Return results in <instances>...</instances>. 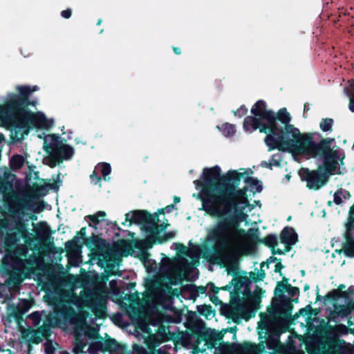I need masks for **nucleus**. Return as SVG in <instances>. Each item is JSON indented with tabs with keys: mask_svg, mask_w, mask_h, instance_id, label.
<instances>
[{
	"mask_svg": "<svg viewBox=\"0 0 354 354\" xmlns=\"http://www.w3.org/2000/svg\"><path fill=\"white\" fill-rule=\"evenodd\" d=\"M209 290V291L213 292L214 293H217L218 292V288H216L213 283H209L207 285L206 288L200 287L198 288V293L203 294L205 292L206 290Z\"/></svg>",
	"mask_w": 354,
	"mask_h": 354,
	"instance_id": "nucleus-28",
	"label": "nucleus"
},
{
	"mask_svg": "<svg viewBox=\"0 0 354 354\" xmlns=\"http://www.w3.org/2000/svg\"><path fill=\"white\" fill-rule=\"evenodd\" d=\"M236 311V313L239 315L237 318L240 317L246 320L250 318V306L247 304L239 305Z\"/></svg>",
	"mask_w": 354,
	"mask_h": 354,
	"instance_id": "nucleus-17",
	"label": "nucleus"
},
{
	"mask_svg": "<svg viewBox=\"0 0 354 354\" xmlns=\"http://www.w3.org/2000/svg\"><path fill=\"white\" fill-rule=\"evenodd\" d=\"M21 236L26 239V232L24 231H21Z\"/></svg>",
	"mask_w": 354,
	"mask_h": 354,
	"instance_id": "nucleus-42",
	"label": "nucleus"
},
{
	"mask_svg": "<svg viewBox=\"0 0 354 354\" xmlns=\"http://www.w3.org/2000/svg\"><path fill=\"white\" fill-rule=\"evenodd\" d=\"M350 225H351L352 228L353 229V235H354V225H353V224L351 222H349V223L348 224L347 226H350Z\"/></svg>",
	"mask_w": 354,
	"mask_h": 354,
	"instance_id": "nucleus-41",
	"label": "nucleus"
},
{
	"mask_svg": "<svg viewBox=\"0 0 354 354\" xmlns=\"http://www.w3.org/2000/svg\"><path fill=\"white\" fill-rule=\"evenodd\" d=\"M178 250L181 253H186L190 257L191 261H188L185 258L180 256L174 259H168L166 260L160 268L161 277L158 281L160 286L149 288V294L155 302H159L166 292H169L170 285L176 284L187 278L194 266L198 263L201 253V249L198 245H192L187 250L185 246L180 245Z\"/></svg>",
	"mask_w": 354,
	"mask_h": 354,
	"instance_id": "nucleus-4",
	"label": "nucleus"
},
{
	"mask_svg": "<svg viewBox=\"0 0 354 354\" xmlns=\"http://www.w3.org/2000/svg\"><path fill=\"white\" fill-rule=\"evenodd\" d=\"M44 149L48 155L43 158V162L50 167H55L63 160L70 159L74 153L73 148L64 143L55 134H48L44 137Z\"/></svg>",
	"mask_w": 354,
	"mask_h": 354,
	"instance_id": "nucleus-7",
	"label": "nucleus"
},
{
	"mask_svg": "<svg viewBox=\"0 0 354 354\" xmlns=\"http://www.w3.org/2000/svg\"><path fill=\"white\" fill-rule=\"evenodd\" d=\"M351 211L354 212V205L352 207Z\"/></svg>",
	"mask_w": 354,
	"mask_h": 354,
	"instance_id": "nucleus-49",
	"label": "nucleus"
},
{
	"mask_svg": "<svg viewBox=\"0 0 354 354\" xmlns=\"http://www.w3.org/2000/svg\"><path fill=\"white\" fill-rule=\"evenodd\" d=\"M38 89L28 86H18L19 95L10 94L3 105H0V126L9 128L17 140L28 135L30 128L49 129L54 120L47 118L42 112L33 113L28 110V96Z\"/></svg>",
	"mask_w": 354,
	"mask_h": 354,
	"instance_id": "nucleus-3",
	"label": "nucleus"
},
{
	"mask_svg": "<svg viewBox=\"0 0 354 354\" xmlns=\"http://www.w3.org/2000/svg\"><path fill=\"white\" fill-rule=\"evenodd\" d=\"M37 266L38 262L36 259H34L33 260L29 259L25 261H21L18 266L19 274L17 277V281L21 282L25 278H30L35 273V270Z\"/></svg>",
	"mask_w": 354,
	"mask_h": 354,
	"instance_id": "nucleus-10",
	"label": "nucleus"
},
{
	"mask_svg": "<svg viewBox=\"0 0 354 354\" xmlns=\"http://www.w3.org/2000/svg\"><path fill=\"white\" fill-rule=\"evenodd\" d=\"M243 176V172L232 170L221 176L218 166L203 171V209L212 216L221 217L207 229L206 242L212 244L214 255L222 261L239 254L249 243V236L240 224L247 222L248 212L254 206L248 200L245 189L236 190L234 186Z\"/></svg>",
	"mask_w": 354,
	"mask_h": 354,
	"instance_id": "nucleus-1",
	"label": "nucleus"
},
{
	"mask_svg": "<svg viewBox=\"0 0 354 354\" xmlns=\"http://www.w3.org/2000/svg\"><path fill=\"white\" fill-rule=\"evenodd\" d=\"M76 310L73 304L67 302L62 304L55 308L53 313H49L48 319L51 326H62V325L74 324L77 329L84 331L86 328V315L82 308L75 305Z\"/></svg>",
	"mask_w": 354,
	"mask_h": 354,
	"instance_id": "nucleus-6",
	"label": "nucleus"
},
{
	"mask_svg": "<svg viewBox=\"0 0 354 354\" xmlns=\"http://www.w3.org/2000/svg\"><path fill=\"white\" fill-rule=\"evenodd\" d=\"M351 225L346 227V243L343 250L344 254L350 257H354V236ZM354 310V293L351 294L344 305H335V311L341 317H346Z\"/></svg>",
	"mask_w": 354,
	"mask_h": 354,
	"instance_id": "nucleus-8",
	"label": "nucleus"
},
{
	"mask_svg": "<svg viewBox=\"0 0 354 354\" xmlns=\"http://www.w3.org/2000/svg\"><path fill=\"white\" fill-rule=\"evenodd\" d=\"M107 293L104 283H101L93 292L88 301V306L98 317H102L105 314Z\"/></svg>",
	"mask_w": 354,
	"mask_h": 354,
	"instance_id": "nucleus-9",
	"label": "nucleus"
},
{
	"mask_svg": "<svg viewBox=\"0 0 354 354\" xmlns=\"http://www.w3.org/2000/svg\"><path fill=\"white\" fill-rule=\"evenodd\" d=\"M86 346V344L82 342H77L75 346L73 348V351L75 354H79L84 352V348Z\"/></svg>",
	"mask_w": 354,
	"mask_h": 354,
	"instance_id": "nucleus-30",
	"label": "nucleus"
},
{
	"mask_svg": "<svg viewBox=\"0 0 354 354\" xmlns=\"http://www.w3.org/2000/svg\"><path fill=\"white\" fill-rule=\"evenodd\" d=\"M344 194V197L346 198V195H349L348 192H345V191H343V190H339L337 192H336L334 194V202L337 204V205H339L342 203V196Z\"/></svg>",
	"mask_w": 354,
	"mask_h": 354,
	"instance_id": "nucleus-27",
	"label": "nucleus"
},
{
	"mask_svg": "<svg viewBox=\"0 0 354 354\" xmlns=\"http://www.w3.org/2000/svg\"><path fill=\"white\" fill-rule=\"evenodd\" d=\"M45 352L46 354H53L55 352V347L52 342H48L44 344Z\"/></svg>",
	"mask_w": 354,
	"mask_h": 354,
	"instance_id": "nucleus-31",
	"label": "nucleus"
},
{
	"mask_svg": "<svg viewBox=\"0 0 354 354\" xmlns=\"http://www.w3.org/2000/svg\"><path fill=\"white\" fill-rule=\"evenodd\" d=\"M34 228L37 233H39V228H41V230H42V232L44 233H45L46 232V225L45 223H43L37 224V225L35 226Z\"/></svg>",
	"mask_w": 354,
	"mask_h": 354,
	"instance_id": "nucleus-35",
	"label": "nucleus"
},
{
	"mask_svg": "<svg viewBox=\"0 0 354 354\" xmlns=\"http://www.w3.org/2000/svg\"><path fill=\"white\" fill-rule=\"evenodd\" d=\"M316 155L306 156L317 158L322 164L317 170L304 169L301 172V177L306 181L310 189H318L324 186L330 176L337 173L339 166L342 164L344 154L342 150L335 145V140L323 139L319 142Z\"/></svg>",
	"mask_w": 354,
	"mask_h": 354,
	"instance_id": "nucleus-5",
	"label": "nucleus"
},
{
	"mask_svg": "<svg viewBox=\"0 0 354 354\" xmlns=\"http://www.w3.org/2000/svg\"><path fill=\"white\" fill-rule=\"evenodd\" d=\"M115 285V281H111L110 282V286H111V287H113Z\"/></svg>",
	"mask_w": 354,
	"mask_h": 354,
	"instance_id": "nucleus-43",
	"label": "nucleus"
},
{
	"mask_svg": "<svg viewBox=\"0 0 354 354\" xmlns=\"http://www.w3.org/2000/svg\"><path fill=\"white\" fill-rule=\"evenodd\" d=\"M194 185H195L196 188H198V187H202L203 186L202 182L200 180H194Z\"/></svg>",
	"mask_w": 354,
	"mask_h": 354,
	"instance_id": "nucleus-38",
	"label": "nucleus"
},
{
	"mask_svg": "<svg viewBox=\"0 0 354 354\" xmlns=\"http://www.w3.org/2000/svg\"><path fill=\"white\" fill-rule=\"evenodd\" d=\"M38 137L40 138H42L41 135H38Z\"/></svg>",
	"mask_w": 354,
	"mask_h": 354,
	"instance_id": "nucleus-50",
	"label": "nucleus"
},
{
	"mask_svg": "<svg viewBox=\"0 0 354 354\" xmlns=\"http://www.w3.org/2000/svg\"><path fill=\"white\" fill-rule=\"evenodd\" d=\"M245 182L248 184V185L252 189H254L256 192H261L262 189L260 182L252 177H247L245 179Z\"/></svg>",
	"mask_w": 354,
	"mask_h": 354,
	"instance_id": "nucleus-21",
	"label": "nucleus"
},
{
	"mask_svg": "<svg viewBox=\"0 0 354 354\" xmlns=\"http://www.w3.org/2000/svg\"><path fill=\"white\" fill-rule=\"evenodd\" d=\"M111 168L109 164L102 162L98 164L94 169L93 174L91 175V182L97 185L100 182V175H102L104 180L110 179L108 176L110 174Z\"/></svg>",
	"mask_w": 354,
	"mask_h": 354,
	"instance_id": "nucleus-12",
	"label": "nucleus"
},
{
	"mask_svg": "<svg viewBox=\"0 0 354 354\" xmlns=\"http://www.w3.org/2000/svg\"><path fill=\"white\" fill-rule=\"evenodd\" d=\"M286 178H287V180H290V175H286Z\"/></svg>",
	"mask_w": 354,
	"mask_h": 354,
	"instance_id": "nucleus-45",
	"label": "nucleus"
},
{
	"mask_svg": "<svg viewBox=\"0 0 354 354\" xmlns=\"http://www.w3.org/2000/svg\"><path fill=\"white\" fill-rule=\"evenodd\" d=\"M161 322H162V317L160 315H158L157 320L156 322H154L153 323H152V324L157 325V324H160Z\"/></svg>",
	"mask_w": 354,
	"mask_h": 354,
	"instance_id": "nucleus-39",
	"label": "nucleus"
},
{
	"mask_svg": "<svg viewBox=\"0 0 354 354\" xmlns=\"http://www.w3.org/2000/svg\"><path fill=\"white\" fill-rule=\"evenodd\" d=\"M24 163V158L20 155H15L10 161V167L13 170L20 169Z\"/></svg>",
	"mask_w": 354,
	"mask_h": 354,
	"instance_id": "nucleus-19",
	"label": "nucleus"
},
{
	"mask_svg": "<svg viewBox=\"0 0 354 354\" xmlns=\"http://www.w3.org/2000/svg\"><path fill=\"white\" fill-rule=\"evenodd\" d=\"M198 311L201 314H205L206 316L212 313L211 308L207 306H201L198 307Z\"/></svg>",
	"mask_w": 354,
	"mask_h": 354,
	"instance_id": "nucleus-33",
	"label": "nucleus"
},
{
	"mask_svg": "<svg viewBox=\"0 0 354 354\" xmlns=\"http://www.w3.org/2000/svg\"><path fill=\"white\" fill-rule=\"evenodd\" d=\"M61 15H62L64 18L68 19V18H69V17H71V10L70 9L63 10V11L61 12Z\"/></svg>",
	"mask_w": 354,
	"mask_h": 354,
	"instance_id": "nucleus-36",
	"label": "nucleus"
},
{
	"mask_svg": "<svg viewBox=\"0 0 354 354\" xmlns=\"http://www.w3.org/2000/svg\"><path fill=\"white\" fill-rule=\"evenodd\" d=\"M147 228L150 230L149 234L147 235L149 239H155L156 238L157 234H159V228L157 224H149L146 226Z\"/></svg>",
	"mask_w": 354,
	"mask_h": 354,
	"instance_id": "nucleus-24",
	"label": "nucleus"
},
{
	"mask_svg": "<svg viewBox=\"0 0 354 354\" xmlns=\"http://www.w3.org/2000/svg\"><path fill=\"white\" fill-rule=\"evenodd\" d=\"M344 92L347 96L350 97L349 109L354 112V82H351L349 86L344 88Z\"/></svg>",
	"mask_w": 354,
	"mask_h": 354,
	"instance_id": "nucleus-20",
	"label": "nucleus"
},
{
	"mask_svg": "<svg viewBox=\"0 0 354 354\" xmlns=\"http://www.w3.org/2000/svg\"><path fill=\"white\" fill-rule=\"evenodd\" d=\"M112 354H128L124 346L118 345L115 351L111 352Z\"/></svg>",
	"mask_w": 354,
	"mask_h": 354,
	"instance_id": "nucleus-34",
	"label": "nucleus"
},
{
	"mask_svg": "<svg viewBox=\"0 0 354 354\" xmlns=\"http://www.w3.org/2000/svg\"><path fill=\"white\" fill-rule=\"evenodd\" d=\"M274 117L276 120L278 119L281 122V124H283L282 127L291 125L290 124V122L291 121V116L290 113L287 111L286 109H281L277 113V116L276 117L274 115Z\"/></svg>",
	"mask_w": 354,
	"mask_h": 354,
	"instance_id": "nucleus-16",
	"label": "nucleus"
},
{
	"mask_svg": "<svg viewBox=\"0 0 354 354\" xmlns=\"http://www.w3.org/2000/svg\"><path fill=\"white\" fill-rule=\"evenodd\" d=\"M281 243L285 245L283 250L289 251L291 245L295 244L297 241V234L291 227H286L281 234Z\"/></svg>",
	"mask_w": 354,
	"mask_h": 354,
	"instance_id": "nucleus-13",
	"label": "nucleus"
},
{
	"mask_svg": "<svg viewBox=\"0 0 354 354\" xmlns=\"http://www.w3.org/2000/svg\"><path fill=\"white\" fill-rule=\"evenodd\" d=\"M102 21L100 19L97 22V24L100 25L101 24Z\"/></svg>",
	"mask_w": 354,
	"mask_h": 354,
	"instance_id": "nucleus-48",
	"label": "nucleus"
},
{
	"mask_svg": "<svg viewBox=\"0 0 354 354\" xmlns=\"http://www.w3.org/2000/svg\"><path fill=\"white\" fill-rule=\"evenodd\" d=\"M12 238V236L10 235V236L7 239V241L8 242L10 241V239H11Z\"/></svg>",
	"mask_w": 354,
	"mask_h": 354,
	"instance_id": "nucleus-47",
	"label": "nucleus"
},
{
	"mask_svg": "<svg viewBox=\"0 0 354 354\" xmlns=\"http://www.w3.org/2000/svg\"><path fill=\"white\" fill-rule=\"evenodd\" d=\"M174 201H175V203H178L180 201V198H178V197H175L174 198Z\"/></svg>",
	"mask_w": 354,
	"mask_h": 354,
	"instance_id": "nucleus-44",
	"label": "nucleus"
},
{
	"mask_svg": "<svg viewBox=\"0 0 354 354\" xmlns=\"http://www.w3.org/2000/svg\"><path fill=\"white\" fill-rule=\"evenodd\" d=\"M4 351V349L0 346V352Z\"/></svg>",
	"mask_w": 354,
	"mask_h": 354,
	"instance_id": "nucleus-46",
	"label": "nucleus"
},
{
	"mask_svg": "<svg viewBox=\"0 0 354 354\" xmlns=\"http://www.w3.org/2000/svg\"><path fill=\"white\" fill-rule=\"evenodd\" d=\"M32 301L28 299L21 300L17 304L10 305L8 312L10 316L18 319L22 315L29 310L32 306Z\"/></svg>",
	"mask_w": 354,
	"mask_h": 354,
	"instance_id": "nucleus-11",
	"label": "nucleus"
},
{
	"mask_svg": "<svg viewBox=\"0 0 354 354\" xmlns=\"http://www.w3.org/2000/svg\"><path fill=\"white\" fill-rule=\"evenodd\" d=\"M266 352L263 344L254 345L245 344L240 346L239 354H261Z\"/></svg>",
	"mask_w": 354,
	"mask_h": 354,
	"instance_id": "nucleus-15",
	"label": "nucleus"
},
{
	"mask_svg": "<svg viewBox=\"0 0 354 354\" xmlns=\"http://www.w3.org/2000/svg\"><path fill=\"white\" fill-rule=\"evenodd\" d=\"M333 124V120L330 118L323 119L319 124L320 129L323 131H330Z\"/></svg>",
	"mask_w": 354,
	"mask_h": 354,
	"instance_id": "nucleus-23",
	"label": "nucleus"
},
{
	"mask_svg": "<svg viewBox=\"0 0 354 354\" xmlns=\"http://www.w3.org/2000/svg\"><path fill=\"white\" fill-rule=\"evenodd\" d=\"M8 354H11V353H10V351H8Z\"/></svg>",
	"mask_w": 354,
	"mask_h": 354,
	"instance_id": "nucleus-51",
	"label": "nucleus"
},
{
	"mask_svg": "<svg viewBox=\"0 0 354 354\" xmlns=\"http://www.w3.org/2000/svg\"><path fill=\"white\" fill-rule=\"evenodd\" d=\"M174 208V205H168L165 209H162L161 212L162 213L170 212Z\"/></svg>",
	"mask_w": 354,
	"mask_h": 354,
	"instance_id": "nucleus-37",
	"label": "nucleus"
},
{
	"mask_svg": "<svg viewBox=\"0 0 354 354\" xmlns=\"http://www.w3.org/2000/svg\"><path fill=\"white\" fill-rule=\"evenodd\" d=\"M106 214L104 212H98L96 214L87 216L86 218L91 221L93 225H97L101 221L99 217L104 218Z\"/></svg>",
	"mask_w": 354,
	"mask_h": 354,
	"instance_id": "nucleus-25",
	"label": "nucleus"
},
{
	"mask_svg": "<svg viewBox=\"0 0 354 354\" xmlns=\"http://www.w3.org/2000/svg\"><path fill=\"white\" fill-rule=\"evenodd\" d=\"M41 314L38 312L32 313L30 315V318L32 319L33 323L35 326L39 325L41 319Z\"/></svg>",
	"mask_w": 354,
	"mask_h": 354,
	"instance_id": "nucleus-29",
	"label": "nucleus"
},
{
	"mask_svg": "<svg viewBox=\"0 0 354 354\" xmlns=\"http://www.w3.org/2000/svg\"><path fill=\"white\" fill-rule=\"evenodd\" d=\"M174 50L178 55L180 53V49L178 48H174Z\"/></svg>",
	"mask_w": 354,
	"mask_h": 354,
	"instance_id": "nucleus-40",
	"label": "nucleus"
},
{
	"mask_svg": "<svg viewBox=\"0 0 354 354\" xmlns=\"http://www.w3.org/2000/svg\"><path fill=\"white\" fill-rule=\"evenodd\" d=\"M247 112L248 109L244 106H241L236 111L234 112V114L235 116L241 118L242 116L245 115Z\"/></svg>",
	"mask_w": 354,
	"mask_h": 354,
	"instance_id": "nucleus-32",
	"label": "nucleus"
},
{
	"mask_svg": "<svg viewBox=\"0 0 354 354\" xmlns=\"http://www.w3.org/2000/svg\"><path fill=\"white\" fill-rule=\"evenodd\" d=\"M266 243L270 245V246L273 247L274 252L276 254H282L283 252V250H281L279 248H276V246H277L278 243L277 238L274 236H268L266 239Z\"/></svg>",
	"mask_w": 354,
	"mask_h": 354,
	"instance_id": "nucleus-22",
	"label": "nucleus"
},
{
	"mask_svg": "<svg viewBox=\"0 0 354 354\" xmlns=\"http://www.w3.org/2000/svg\"><path fill=\"white\" fill-rule=\"evenodd\" d=\"M148 214L145 211H134L126 214V220L130 223H142L147 222Z\"/></svg>",
	"mask_w": 354,
	"mask_h": 354,
	"instance_id": "nucleus-14",
	"label": "nucleus"
},
{
	"mask_svg": "<svg viewBox=\"0 0 354 354\" xmlns=\"http://www.w3.org/2000/svg\"><path fill=\"white\" fill-rule=\"evenodd\" d=\"M218 129L226 137H230L234 135L236 133V128L234 124L225 123L220 127H218Z\"/></svg>",
	"mask_w": 354,
	"mask_h": 354,
	"instance_id": "nucleus-18",
	"label": "nucleus"
},
{
	"mask_svg": "<svg viewBox=\"0 0 354 354\" xmlns=\"http://www.w3.org/2000/svg\"><path fill=\"white\" fill-rule=\"evenodd\" d=\"M266 345H267V348L269 349V350H272V351H269L268 353L270 354H273L278 348L279 347V341L275 339H273V340H268L267 342H266Z\"/></svg>",
	"mask_w": 354,
	"mask_h": 354,
	"instance_id": "nucleus-26",
	"label": "nucleus"
},
{
	"mask_svg": "<svg viewBox=\"0 0 354 354\" xmlns=\"http://www.w3.org/2000/svg\"><path fill=\"white\" fill-rule=\"evenodd\" d=\"M251 113L253 116H248L244 120V130L252 132L259 129L260 132L268 133L265 142L270 149H278L304 156L316 155L319 143L313 141L312 135L301 133L293 125L278 127L274 113L266 109L264 101L257 102Z\"/></svg>",
	"mask_w": 354,
	"mask_h": 354,
	"instance_id": "nucleus-2",
	"label": "nucleus"
}]
</instances>
